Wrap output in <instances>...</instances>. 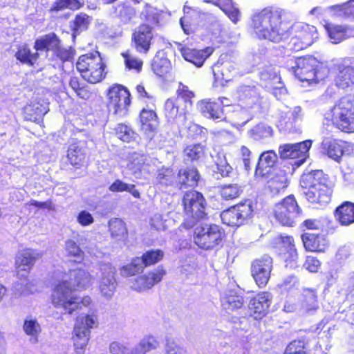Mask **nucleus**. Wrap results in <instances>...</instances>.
I'll use <instances>...</instances> for the list:
<instances>
[{
	"instance_id": "obj_1",
	"label": "nucleus",
	"mask_w": 354,
	"mask_h": 354,
	"mask_svg": "<svg viewBox=\"0 0 354 354\" xmlns=\"http://www.w3.org/2000/svg\"><path fill=\"white\" fill-rule=\"evenodd\" d=\"M68 279H64L54 288L51 301L55 308H61L65 314L71 315L81 309L82 306H88L92 300L86 296L82 299L72 294V291L86 289L91 283L93 277L84 269L70 270Z\"/></svg>"
},
{
	"instance_id": "obj_2",
	"label": "nucleus",
	"mask_w": 354,
	"mask_h": 354,
	"mask_svg": "<svg viewBox=\"0 0 354 354\" xmlns=\"http://www.w3.org/2000/svg\"><path fill=\"white\" fill-rule=\"evenodd\" d=\"M285 11L267 7L253 14L251 26L257 38L273 43L286 41L290 37L289 28L283 23Z\"/></svg>"
},
{
	"instance_id": "obj_3",
	"label": "nucleus",
	"mask_w": 354,
	"mask_h": 354,
	"mask_svg": "<svg viewBox=\"0 0 354 354\" xmlns=\"http://www.w3.org/2000/svg\"><path fill=\"white\" fill-rule=\"evenodd\" d=\"M333 123L345 132L354 131V99L351 97H342L330 112L326 113Z\"/></svg>"
},
{
	"instance_id": "obj_4",
	"label": "nucleus",
	"mask_w": 354,
	"mask_h": 354,
	"mask_svg": "<svg viewBox=\"0 0 354 354\" xmlns=\"http://www.w3.org/2000/svg\"><path fill=\"white\" fill-rule=\"evenodd\" d=\"M183 204L186 227L191 228L205 218L206 201L201 193L194 190L187 192L183 196Z\"/></svg>"
},
{
	"instance_id": "obj_5",
	"label": "nucleus",
	"mask_w": 354,
	"mask_h": 354,
	"mask_svg": "<svg viewBox=\"0 0 354 354\" xmlns=\"http://www.w3.org/2000/svg\"><path fill=\"white\" fill-rule=\"evenodd\" d=\"M76 66L82 77L89 83L96 84L104 77V64L98 52L81 55Z\"/></svg>"
},
{
	"instance_id": "obj_6",
	"label": "nucleus",
	"mask_w": 354,
	"mask_h": 354,
	"mask_svg": "<svg viewBox=\"0 0 354 354\" xmlns=\"http://www.w3.org/2000/svg\"><path fill=\"white\" fill-rule=\"evenodd\" d=\"M292 66L295 76L301 82H318L325 74L321 71L322 64L313 57H299Z\"/></svg>"
},
{
	"instance_id": "obj_7",
	"label": "nucleus",
	"mask_w": 354,
	"mask_h": 354,
	"mask_svg": "<svg viewBox=\"0 0 354 354\" xmlns=\"http://www.w3.org/2000/svg\"><path fill=\"white\" fill-rule=\"evenodd\" d=\"M224 235L220 226L215 224H203L196 227L194 233V241L201 248L206 250L218 245Z\"/></svg>"
},
{
	"instance_id": "obj_8",
	"label": "nucleus",
	"mask_w": 354,
	"mask_h": 354,
	"mask_svg": "<svg viewBox=\"0 0 354 354\" xmlns=\"http://www.w3.org/2000/svg\"><path fill=\"white\" fill-rule=\"evenodd\" d=\"M131 94L129 90L121 84H115L109 88L107 93V106L115 115H124L130 105Z\"/></svg>"
},
{
	"instance_id": "obj_9",
	"label": "nucleus",
	"mask_w": 354,
	"mask_h": 354,
	"mask_svg": "<svg viewBox=\"0 0 354 354\" xmlns=\"http://www.w3.org/2000/svg\"><path fill=\"white\" fill-rule=\"evenodd\" d=\"M274 216L282 225L290 226L295 218L300 214L301 209L293 196H288L281 203L275 205Z\"/></svg>"
},
{
	"instance_id": "obj_10",
	"label": "nucleus",
	"mask_w": 354,
	"mask_h": 354,
	"mask_svg": "<svg viewBox=\"0 0 354 354\" xmlns=\"http://www.w3.org/2000/svg\"><path fill=\"white\" fill-rule=\"evenodd\" d=\"M99 268L101 273L99 291L102 297L109 300L113 296L117 288L116 268L110 263L103 262L99 264Z\"/></svg>"
},
{
	"instance_id": "obj_11",
	"label": "nucleus",
	"mask_w": 354,
	"mask_h": 354,
	"mask_svg": "<svg viewBox=\"0 0 354 354\" xmlns=\"http://www.w3.org/2000/svg\"><path fill=\"white\" fill-rule=\"evenodd\" d=\"M252 213L250 203L238 204L221 214L223 223L229 226H240L245 221L250 218Z\"/></svg>"
},
{
	"instance_id": "obj_12",
	"label": "nucleus",
	"mask_w": 354,
	"mask_h": 354,
	"mask_svg": "<svg viewBox=\"0 0 354 354\" xmlns=\"http://www.w3.org/2000/svg\"><path fill=\"white\" fill-rule=\"evenodd\" d=\"M272 267L273 260L267 254H264L252 261L251 272L259 287H264L268 283Z\"/></svg>"
},
{
	"instance_id": "obj_13",
	"label": "nucleus",
	"mask_w": 354,
	"mask_h": 354,
	"mask_svg": "<svg viewBox=\"0 0 354 354\" xmlns=\"http://www.w3.org/2000/svg\"><path fill=\"white\" fill-rule=\"evenodd\" d=\"M335 69L334 82L338 88L344 90L354 85V62L344 59L335 64Z\"/></svg>"
},
{
	"instance_id": "obj_14",
	"label": "nucleus",
	"mask_w": 354,
	"mask_h": 354,
	"mask_svg": "<svg viewBox=\"0 0 354 354\" xmlns=\"http://www.w3.org/2000/svg\"><path fill=\"white\" fill-rule=\"evenodd\" d=\"M41 256V252L30 248L19 252L15 260L18 278L26 279L35 261Z\"/></svg>"
},
{
	"instance_id": "obj_15",
	"label": "nucleus",
	"mask_w": 354,
	"mask_h": 354,
	"mask_svg": "<svg viewBox=\"0 0 354 354\" xmlns=\"http://www.w3.org/2000/svg\"><path fill=\"white\" fill-rule=\"evenodd\" d=\"M165 274L166 271L162 267H158L147 274L134 279L131 281V287L138 292L147 290L159 283Z\"/></svg>"
},
{
	"instance_id": "obj_16",
	"label": "nucleus",
	"mask_w": 354,
	"mask_h": 354,
	"mask_svg": "<svg viewBox=\"0 0 354 354\" xmlns=\"http://www.w3.org/2000/svg\"><path fill=\"white\" fill-rule=\"evenodd\" d=\"M153 28L148 24L140 25L133 32L132 39L136 50L147 53L153 37Z\"/></svg>"
},
{
	"instance_id": "obj_17",
	"label": "nucleus",
	"mask_w": 354,
	"mask_h": 354,
	"mask_svg": "<svg viewBox=\"0 0 354 354\" xmlns=\"http://www.w3.org/2000/svg\"><path fill=\"white\" fill-rule=\"evenodd\" d=\"M310 147V140H306L295 144H285L279 147V153L280 157L283 159L301 158L300 161H304Z\"/></svg>"
},
{
	"instance_id": "obj_18",
	"label": "nucleus",
	"mask_w": 354,
	"mask_h": 354,
	"mask_svg": "<svg viewBox=\"0 0 354 354\" xmlns=\"http://www.w3.org/2000/svg\"><path fill=\"white\" fill-rule=\"evenodd\" d=\"M272 296L267 292L258 294L249 302L250 314L255 319L264 317L271 304Z\"/></svg>"
},
{
	"instance_id": "obj_19",
	"label": "nucleus",
	"mask_w": 354,
	"mask_h": 354,
	"mask_svg": "<svg viewBox=\"0 0 354 354\" xmlns=\"http://www.w3.org/2000/svg\"><path fill=\"white\" fill-rule=\"evenodd\" d=\"M320 186L304 192L306 199L310 203L326 205L330 201L333 192L331 188L327 185H321Z\"/></svg>"
},
{
	"instance_id": "obj_20",
	"label": "nucleus",
	"mask_w": 354,
	"mask_h": 354,
	"mask_svg": "<svg viewBox=\"0 0 354 354\" xmlns=\"http://www.w3.org/2000/svg\"><path fill=\"white\" fill-rule=\"evenodd\" d=\"M327 178L322 170H313L304 174L300 179L302 188L307 190L321 187V185H327Z\"/></svg>"
},
{
	"instance_id": "obj_21",
	"label": "nucleus",
	"mask_w": 354,
	"mask_h": 354,
	"mask_svg": "<svg viewBox=\"0 0 354 354\" xmlns=\"http://www.w3.org/2000/svg\"><path fill=\"white\" fill-rule=\"evenodd\" d=\"M277 160V156L273 151L263 152L259 159L255 170L257 177H265L270 171V169L275 165Z\"/></svg>"
},
{
	"instance_id": "obj_22",
	"label": "nucleus",
	"mask_w": 354,
	"mask_h": 354,
	"mask_svg": "<svg viewBox=\"0 0 354 354\" xmlns=\"http://www.w3.org/2000/svg\"><path fill=\"white\" fill-rule=\"evenodd\" d=\"M325 28L333 44H339L345 39L354 37V28L353 27H342L328 24Z\"/></svg>"
},
{
	"instance_id": "obj_23",
	"label": "nucleus",
	"mask_w": 354,
	"mask_h": 354,
	"mask_svg": "<svg viewBox=\"0 0 354 354\" xmlns=\"http://www.w3.org/2000/svg\"><path fill=\"white\" fill-rule=\"evenodd\" d=\"M181 100L180 98L168 99L165 104V115L168 122H178V120L183 118L185 119L183 109L180 110Z\"/></svg>"
},
{
	"instance_id": "obj_24",
	"label": "nucleus",
	"mask_w": 354,
	"mask_h": 354,
	"mask_svg": "<svg viewBox=\"0 0 354 354\" xmlns=\"http://www.w3.org/2000/svg\"><path fill=\"white\" fill-rule=\"evenodd\" d=\"M129 158L128 169L136 178H139L141 173L147 169L149 157L144 153L133 152Z\"/></svg>"
},
{
	"instance_id": "obj_25",
	"label": "nucleus",
	"mask_w": 354,
	"mask_h": 354,
	"mask_svg": "<svg viewBox=\"0 0 354 354\" xmlns=\"http://www.w3.org/2000/svg\"><path fill=\"white\" fill-rule=\"evenodd\" d=\"M319 308L317 295L313 290H306L299 301V310L302 314L312 315Z\"/></svg>"
},
{
	"instance_id": "obj_26",
	"label": "nucleus",
	"mask_w": 354,
	"mask_h": 354,
	"mask_svg": "<svg viewBox=\"0 0 354 354\" xmlns=\"http://www.w3.org/2000/svg\"><path fill=\"white\" fill-rule=\"evenodd\" d=\"M182 55L185 60L194 64L198 67H201L205 60L212 54L211 48L199 50L189 48H183L181 49Z\"/></svg>"
},
{
	"instance_id": "obj_27",
	"label": "nucleus",
	"mask_w": 354,
	"mask_h": 354,
	"mask_svg": "<svg viewBox=\"0 0 354 354\" xmlns=\"http://www.w3.org/2000/svg\"><path fill=\"white\" fill-rule=\"evenodd\" d=\"M335 216L342 225H349L354 223V203H343L335 209Z\"/></svg>"
},
{
	"instance_id": "obj_28",
	"label": "nucleus",
	"mask_w": 354,
	"mask_h": 354,
	"mask_svg": "<svg viewBox=\"0 0 354 354\" xmlns=\"http://www.w3.org/2000/svg\"><path fill=\"white\" fill-rule=\"evenodd\" d=\"M91 337V331L74 327L73 342L76 354H85Z\"/></svg>"
},
{
	"instance_id": "obj_29",
	"label": "nucleus",
	"mask_w": 354,
	"mask_h": 354,
	"mask_svg": "<svg viewBox=\"0 0 354 354\" xmlns=\"http://www.w3.org/2000/svg\"><path fill=\"white\" fill-rule=\"evenodd\" d=\"M322 147L324 153L337 162L344 154L343 143L341 141L326 138L322 141Z\"/></svg>"
},
{
	"instance_id": "obj_30",
	"label": "nucleus",
	"mask_w": 354,
	"mask_h": 354,
	"mask_svg": "<svg viewBox=\"0 0 354 354\" xmlns=\"http://www.w3.org/2000/svg\"><path fill=\"white\" fill-rule=\"evenodd\" d=\"M298 30L297 37L301 40L304 46L311 45L317 38V29L315 26L300 23L295 25Z\"/></svg>"
},
{
	"instance_id": "obj_31",
	"label": "nucleus",
	"mask_w": 354,
	"mask_h": 354,
	"mask_svg": "<svg viewBox=\"0 0 354 354\" xmlns=\"http://www.w3.org/2000/svg\"><path fill=\"white\" fill-rule=\"evenodd\" d=\"M199 174L195 168H187L181 169L178 174V183L183 185L194 187L197 185L199 180Z\"/></svg>"
},
{
	"instance_id": "obj_32",
	"label": "nucleus",
	"mask_w": 354,
	"mask_h": 354,
	"mask_svg": "<svg viewBox=\"0 0 354 354\" xmlns=\"http://www.w3.org/2000/svg\"><path fill=\"white\" fill-rule=\"evenodd\" d=\"M59 40L55 33L46 35L37 39L35 44L37 50H55L59 47Z\"/></svg>"
},
{
	"instance_id": "obj_33",
	"label": "nucleus",
	"mask_w": 354,
	"mask_h": 354,
	"mask_svg": "<svg viewBox=\"0 0 354 354\" xmlns=\"http://www.w3.org/2000/svg\"><path fill=\"white\" fill-rule=\"evenodd\" d=\"M198 106L205 117L213 119H221L223 116V111L216 103L202 100L198 103Z\"/></svg>"
},
{
	"instance_id": "obj_34",
	"label": "nucleus",
	"mask_w": 354,
	"mask_h": 354,
	"mask_svg": "<svg viewBox=\"0 0 354 354\" xmlns=\"http://www.w3.org/2000/svg\"><path fill=\"white\" fill-rule=\"evenodd\" d=\"M91 21V17L84 12L77 15L75 19L71 22V27L73 30V35L80 34L86 30Z\"/></svg>"
},
{
	"instance_id": "obj_35",
	"label": "nucleus",
	"mask_w": 354,
	"mask_h": 354,
	"mask_svg": "<svg viewBox=\"0 0 354 354\" xmlns=\"http://www.w3.org/2000/svg\"><path fill=\"white\" fill-rule=\"evenodd\" d=\"M109 228L111 236L116 240H122L127 234L125 223L120 218H115L111 219L109 222Z\"/></svg>"
},
{
	"instance_id": "obj_36",
	"label": "nucleus",
	"mask_w": 354,
	"mask_h": 354,
	"mask_svg": "<svg viewBox=\"0 0 354 354\" xmlns=\"http://www.w3.org/2000/svg\"><path fill=\"white\" fill-rule=\"evenodd\" d=\"M171 64L169 60L164 57L157 54L153 59L151 68L154 73L160 77L166 75L170 68Z\"/></svg>"
},
{
	"instance_id": "obj_37",
	"label": "nucleus",
	"mask_w": 354,
	"mask_h": 354,
	"mask_svg": "<svg viewBox=\"0 0 354 354\" xmlns=\"http://www.w3.org/2000/svg\"><path fill=\"white\" fill-rule=\"evenodd\" d=\"M234 69L233 64L226 63L221 66H214L213 73L217 80L229 82L233 77Z\"/></svg>"
},
{
	"instance_id": "obj_38",
	"label": "nucleus",
	"mask_w": 354,
	"mask_h": 354,
	"mask_svg": "<svg viewBox=\"0 0 354 354\" xmlns=\"http://www.w3.org/2000/svg\"><path fill=\"white\" fill-rule=\"evenodd\" d=\"M158 346L159 342L156 337L151 335L145 336L134 348V354H145L147 352L156 349Z\"/></svg>"
},
{
	"instance_id": "obj_39",
	"label": "nucleus",
	"mask_w": 354,
	"mask_h": 354,
	"mask_svg": "<svg viewBox=\"0 0 354 354\" xmlns=\"http://www.w3.org/2000/svg\"><path fill=\"white\" fill-rule=\"evenodd\" d=\"M109 191L112 192H129L136 198H140V192L136 189L135 185L128 184L121 180H115L109 187Z\"/></svg>"
},
{
	"instance_id": "obj_40",
	"label": "nucleus",
	"mask_w": 354,
	"mask_h": 354,
	"mask_svg": "<svg viewBox=\"0 0 354 354\" xmlns=\"http://www.w3.org/2000/svg\"><path fill=\"white\" fill-rule=\"evenodd\" d=\"M268 183L270 191L274 194H277L281 190L287 187L288 181L286 174L283 171H281L273 176Z\"/></svg>"
},
{
	"instance_id": "obj_41",
	"label": "nucleus",
	"mask_w": 354,
	"mask_h": 354,
	"mask_svg": "<svg viewBox=\"0 0 354 354\" xmlns=\"http://www.w3.org/2000/svg\"><path fill=\"white\" fill-rule=\"evenodd\" d=\"M115 14L121 21L127 23L136 15V11L129 5L120 3L115 8Z\"/></svg>"
},
{
	"instance_id": "obj_42",
	"label": "nucleus",
	"mask_w": 354,
	"mask_h": 354,
	"mask_svg": "<svg viewBox=\"0 0 354 354\" xmlns=\"http://www.w3.org/2000/svg\"><path fill=\"white\" fill-rule=\"evenodd\" d=\"M97 325V318L95 314L82 315L77 317L74 327L90 331Z\"/></svg>"
},
{
	"instance_id": "obj_43",
	"label": "nucleus",
	"mask_w": 354,
	"mask_h": 354,
	"mask_svg": "<svg viewBox=\"0 0 354 354\" xmlns=\"http://www.w3.org/2000/svg\"><path fill=\"white\" fill-rule=\"evenodd\" d=\"M212 157L216 166L217 172L222 177L229 176L232 171V167L228 164L225 156L223 153H218L215 156H212Z\"/></svg>"
},
{
	"instance_id": "obj_44",
	"label": "nucleus",
	"mask_w": 354,
	"mask_h": 354,
	"mask_svg": "<svg viewBox=\"0 0 354 354\" xmlns=\"http://www.w3.org/2000/svg\"><path fill=\"white\" fill-rule=\"evenodd\" d=\"M164 252L161 250H149L143 254L140 260L143 268L153 265L162 259Z\"/></svg>"
},
{
	"instance_id": "obj_45",
	"label": "nucleus",
	"mask_w": 354,
	"mask_h": 354,
	"mask_svg": "<svg viewBox=\"0 0 354 354\" xmlns=\"http://www.w3.org/2000/svg\"><path fill=\"white\" fill-rule=\"evenodd\" d=\"M25 333L30 336V341L33 343H37V336L41 332V327L39 323L35 319H26L23 326Z\"/></svg>"
},
{
	"instance_id": "obj_46",
	"label": "nucleus",
	"mask_w": 354,
	"mask_h": 354,
	"mask_svg": "<svg viewBox=\"0 0 354 354\" xmlns=\"http://www.w3.org/2000/svg\"><path fill=\"white\" fill-rule=\"evenodd\" d=\"M67 157L71 165H78L82 162L85 156L82 148L73 143L68 147Z\"/></svg>"
},
{
	"instance_id": "obj_47",
	"label": "nucleus",
	"mask_w": 354,
	"mask_h": 354,
	"mask_svg": "<svg viewBox=\"0 0 354 354\" xmlns=\"http://www.w3.org/2000/svg\"><path fill=\"white\" fill-rule=\"evenodd\" d=\"M239 98L241 100H250L249 104L256 102L259 97L257 88L254 86L243 85L238 88Z\"/></svg>"
},
{
	"instance_id": "obj_48",
	"label": "nucleus",
	"mask_w": 354,
	"mask_h": 354,
	"mask_svg": "<svg viewBox=\"0 0 354 354\" xmlns=\"http://www.w3.org/2000/svg\"><path fill=\"white\" fill-rule=\"evenodd\" d=\"M84 6V3H81L79 0H56L50 11L58 12L66 8L71 10H78Z\"/></svg>"
},
{
	"instance_id": "obj_49",
	"label": "nucleus",
	"mask_w": 354,
	"mask_h": 354,
	"mask_svg": "<svg viewBox=\"0 0 354 354\" xmlns=\"http://www.w3.org/2000/svg\"><path fill=\"white\" fill-rule=\"evenodd\" d=\"M141 262L140 257L133 259L131 263L123 266L120 269V274L123 277H129L142 272L144 268Z\"/></svg>"
},
{
	"instance_id": "obj_50",
	"label": "nucleus",
	"mask_w": 354,
	"mask_h": 354,
	"mask_svg": "<svg viewBox=\"0 0 354 354\" xmlns=\"http://www.w3.org/2000/svg\"><path fill=\"white\" fill-rule=\"evenodd\" d=\"M243 190L238 184H228L223 185L221 189V194L225 200H232L240 196Z\"/></svg>"
},
{
	"instance_id": "obj_51",
	"label": "nucleus",
	"mask_w": 354,
	"mask_h": 354,
	"mask_svg": "<svg viewBox=\"0 0 354 354\" xmlns=\"http://www.w3.org/2000/svg\"><path fill=\"white\" fill-rule=\"evenodd\" d=\"M222 305L226 310L234 311L243 306L244 300L241 296H228L223 298Z\"/></svg>"
},
{
	"instance_id": "obj_52",
	"label": "nucleus",
	"mask_w": 354,
	"mask_h": 354,
	"mask_svg": "<svg viewBox=\"0 0 354 354\" xmlns=\"http://www.w3.org/2000/svg\"><path fill=\"white\" fill-rule=\"evenodd\" d=\"M167 214H154L150 219L151 227L160 231L165 230L167 227Z\"/></svg>"
},
{
	"instance_id": "obj_53",
	"label": "nucleus",
	"mask_w": 354,
	"mask_h": 354,
	"mask_svg": "<svg viewBox=\"0 0 354 354\" xmlns=\"http://www.w3.org/2000/svg\"><path fill=\"white\" fill-rule=\"evenodd\" d=\"M15 57L21 62L32 65L37 59V53L32 54L28 48L22 47L17 52Z\"/></svg>"
},
{
	"instance_id": "obj_54",
	"label": "nucleus",
	"mask_w": 354,
	"mask_h": 354,
	"mask_svg": "<svg viewBox=\"0 0 354 354\" xmlns=\"http://www.w3.org/2000/svg\"><path fill=\"white\" fill-rule=\"evenodd\" d=\"M251 133L255 140H260L271 137L272 129L269 126L259 124L251 130Z\"/></svg>"
},
{
	"instance_id": "obj_55",
	"label": "nucleus",
	"mask_w": 354,
	"mask_h": 354,
	"mask_svg": "<svg viewBox=\"0 0 354 354\" xmlns=\"http://www.w3.org/2000/svg\"><path fill=\"white\" fill-rule=\"evenodd\" d=\"M305 248L307 250L315 252L319 250V241L314 234L305 233L301 236Z\"/></svg>"
},
{
	"instance_id": "obj_56",
	"label": "nucleus",
	"mask_w": 354,
	"mask_h": 354,
	"mask_svg": "<svg viewBox=\"0 0 354 354\" xmlns=\"http://www.w3.org/2000/svg\"><path fill=\"white\" fill-rule=\"evenodd\" d=\"M65 250L68 255L70 257L81 259L83 257L84 252L77 245V243L72 239H68L66 241Z\"/></svg>"
},
{
	"instance_id": "obj_57",
	"label": "nucleus",
	"mask_w": 354,
	"mask_h": 354,
	"mask_svg": "<svg viewBox=\"0 0 354 354\" xmlns=\"http://www.w3.org/2000/svg\"><path fill=\"white\" fill-rule=\"evenodd\" d=\"M184 153L190 160H197L203 155L204 150L202 145L195 144L187 146L185 149Z\"/></svg>"
},
{
	"instance_id": "obj_58",
	"label": "nucleus",
	"mask_w": 354,
	"mask_h": 354,
	"mask_svg": "<svg viewBox=\"0 0 354 354\" xmlns=\"http://www.w3.org/2000/svg\"><path fill=\"white\" fill-rule=\"evenodd\" d=\"M283 258L286 263V266L291 268L295 267L298 260V254L295 247H292L283 250Z\"/></svg>"
},
{
	"instance_id": "obj_59",
	"label": "nucleus",
	"mask_w": 354,
	"mask_h": 354,
	"mask_svg": "<svg viewBox=\"0 0 354 354\" xmlns=\"http://www.w3.org/2000/svg\"><path fill=\"white\" fill-rule=\"evenodd\" d=\"M177 98L181 100V103L184 100L185 103H189L190 105L192 104L191 100L194 97V93L190 91L187 86L180 83L177 90Z\"/></svg>"
},
{
	"instance_id": "obj_60",
	"label": "nucleus",
	"mask_w": 354,
	"mask_h": 354,
	"mask_svg": "<svg viewBox=\"0 0 354 354\" xmlns=\"http://www.w3.org/2000/svg\"><path fill=\"white\" fill-rule=\"evenodd\" d=\"M115 132L118 138L124 142H129L133 135L131 129L128 126L123 124H118L117 125Z\"/></svg>"
},
{
	"instance_id": "obj_61",
	"label": "nucleus",
	"mask_w": 354,
	"mask_h": 354,
	"mask_svg": "<svg viewBox=\"0 0 354 354\" xmlns=\"http://www.w3.org/2000/svg\"><path fill=\"white\" fill-rule=\"evenodd\" d=\"M157 180L162 185H171L174 180L172 171L168 169L160 170L157 176Z\"/></svg>"
},
{
	"instance_id": "obj_62",
	"label": "nucleus",
	"mask_w": 354,
	"mask_h": 354,
	"mask_svg": "<svg viewBox=\"0 0 354 354\" xmlns=\"http://www.w3.org/2000/svg\"><path fill=\"white\" fill-rule=\"evenodd\" d=\"M111 354H134V348L130 349L125 345L117 342H112L109 346Z\"/></svg>"
},
{
	"instance_id": "obj_63",
	"label": "nucleus",
	"mask_w": 354,
	"mask_h": 354,
	"mask_svg": "<svg viewBox=\"0 0 354 354\" xmlns=\"http://www.w3.org/2000/svg\"><path fill=\"white\" fill-rule=\"evenodd\" d=\"M284 354H306L304 351V343L300 341L291 342L287 346Z\"/></svg>"
},
{
	"instance_id": "obj_64",
	"label": "nucleus",
	"mask_w": 354,
	"mask_h": 354,
	"mask_svg": "<svg viewBox=\"0 0 354 354\" xmlns=\"http://www.w3.org/2000/svg\"><path fill=\"white\" fill-rule=\"evenodd\" d=\"M251 151L245 146H241L239 149V156L243 162L245 169L248 171L250 169Z\"/></svg>"
}]
</instances>
